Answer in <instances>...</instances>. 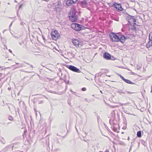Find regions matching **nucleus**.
I'll list each match as a JSON object with an SVG mask.
<instances>
[{
  "instance_id": "nucleus-31",
  "label": "nucleus",
  "mask_w": 152,
  "mask_h": 152,
  "mask_svg": "<svg viewBox=\"0 0 152 152\" xmlns=\"http://www.w3.org/2000/svg\"><path fill=\"white\" fill-rule=\"evenodd\" d=\"M81 110L82 111H83V112L85 114V115H86V117H87V116H86V112H85L84 111V110H83L82 109H81Z\"/></svg>"
},
{
  "instance_id": "nucleus-59",
  "label": "nucleus",
  "mask_w": 152,
  "mask_h": 152,
  "mask_svg": "<svg viewBox=\"0 0 152 152\" xmlns=\"http://www.w3.org/2000/svg\"><path fill=\"white\" fill-rule=\"evenodd\" d=\"M125 25H124V24H123V26L124 27V26Z\"/></svg>"
},
{
  "instance_id": "nucleus-29",
  "label": "nucleus",
  "mask_w": 152,
  "mask_h": 152,
  "mask_svg": "<svg viewBox=\"0 0 152 152\" xmlns=\"http://www.w3.org/2000/svg\"><path fill=\"white\" fill-rule=\"evenodd\" d=\"M82 90L83 91H85L86 90V88H82Z\"/></svg>"
},
{
  "instance_id": "nucleus-26",
  "label": "nucleus",
  "mask_w": 152,
  "mask_h": 152,
  "mask_svg": "<svg viewBox=\"0 0 152 152\" xmlns=\"http://www.w3.org/2000/svg\"><path fill=\"white\" fill-rule=\"evenodd\" d=\"M20 67H22V63L19 64H18V66L16 67V68H20Z\"/></svg>"
},
{
  "instance_id": "nucleus-45",
  "label": "nucleus",
  "mask_w": 152,
  "mask_h": 152,
  "mask_svg": "<svg viewBox=\"0 0 152 152\" xmlns=\"http://www.w3.org/2000/svg\"><path fill=\"white\" fill-rule=\"evenodd\" d=\"M22 7V5H21L19 6V9H20Z\"/></svg>"
},
{
  "instance_id": "nucleus-20",
  "label": "nucleus",
  "mask_w": 152,
  "mask_h": 152,
  "mask_svg": "<svg viewBox=\"0 0 152 152\" xmlns=\"http://www.w3.org/2000/svg\"><path fill=\"white\" fill-rule=\"evenodd\" d=\"M124 89V88H123L121 90H118L117 92L120 95H121L122 94H125V93L124 92L121 91L123 90Z\"/></svg>"
},
{
  "instance_id": "nucleus-11",
  "label": "nucleus",
  "mask_w": 152,
  "mask_h": 152,
  "mask_svg": "<svg viewBox=\"0 0 152 152\" xmlns=\"http://www.w3.org/2000/svg\"><path fill=\"white\" fill-rule=\"evenodd\" d=\"M129 37H125L124 35H122L121 36V37H119V42H121L122 43H124L126 39H128L129 38Z\"/></svg>"
},
{
  "instance_id": "nucleus-64",
  "label": "nucleus",
  "mask_w": 152,
  "mask_h": 152,
  "mask_svg": "<svg viewBox=\"0 0 152 152\" xmlns=\"http://www.w3.org/2000/svg\"><path fill=\"white\" fill-rule=\"evenodd\" d=\"M151 93H152V90H151Z\"/></svg>"
},
{
  "instance_id": "nucleus-4",
  "label": "nucleus",
  "mask_w": 152,
  "mask_h": 152,
  "mask_svg": "<svg viewBox=\"0 0 152 152\" xmlns=\"http://www.w3.org/2000/svg\"><path fill=\"white\" fill-rule=\"evenodd\" d=\"M51 37L52 39L54 40H56L58 39L59 38L60 36L58 31L56 30H54L51 32Z\"/></svg>"
},
{
  "instance_id": "nucleus-49",
  "label": "nucleus",
  "mask_w": 152,
  "mask_h": 152,
  "mask_svg": "<svg viewBox=\"0 0 152 152\" xmlns=\"http://www.w3.org/2000/svg\"><path fill=\"white\" fill-rule=\"evenodd\" d=\"M24 72H27V73H29L30 72H27V71H24Z\"/></svg>"
},
{
  "instance_id": "nucleus-54",
  "label": "nucleus",
  "mask_w": 152,
  "mask_h": 152,
  "mask_svg": "<svg viewBox=\"0 0 152 152\" xmlns=\"http://www.w3.org/2000/svg\"><path fill=\"white\" fill-rule=\"evenodd\" d=\"M19 44L20 45H22V44H21V43L20 42H19Z\"/></svg>"
},
{
  "instance_id": "nucleus-36",
  "label": "nucleus",
  "mask_w": 152,
  "mask_h": 152,
  "mask_svg": "<svg viewBox=\"0 0 152 152\" xmlns=\"http://www.w3.org/2000/svg\"><path fill=\"white\" fill-rule=\"evenodd\" d=\"M11 87H8L7 88V89L9 90V91H10L11 90Z\"/></svg>"
},
{
  "instance_id": "nucleus-3",
  "label": "nucleus",
  "mask_w": 152,
  "mask_h": 152,
  "mask_svg": "<svg viewBox=\"0 0 152 152\" xmlns=\"http://www.w3.org/2000/svg\"><path fill=\"white\" fill-rule=\"evenodd\" d=\"M110 38L113 42H119V37L115 33L111 32L109 34Z\"/></svg>"
},
{
  "instance_id": "nucleus-18",
  "label": "nucleus",
  "mask_w": 152,
  "mask_h": 152,
  "mask_svg": "<svg viewBox=\"0 0 152 152\" xmlns=\"http://www.w3.org/2000/svg\"><path fill=\"white\" fill-rule=\"evenodd\" d=\"M142 133L141 131H139L137 132V137H141L142 136Z\"/></svg>"
},
{
  "instance_id": "nucleus-6",
  "label": "nucleus",
  "mask_w": 152,
  "mask_h": 152,
  "mask_svg": "<svg viewBox=\"0 0 152 152\" xmlns=\"http://www.w3.org/2000/svg\"><path fill=\"white\" fill-rule=\"evenodd\" d=\"M66 67L72 71L77 73L81 72L80 70L76 67L72 65H67Z\"/></svg>"
},
{
  "instance_id": "nucleus-58",
  "label": "nucleus",
  "mask_w": 152,
  "mask_h": 152,
  "mask_svg": "<svg viewBox=\"0 0 152 152\" xmlns=\"http://www.w3.org/2000/svg\"><path fill=\"white\" fill-rule=\"evenodd\" d=\"M15 64H18H18H18V63H16H16H15Z\"/></svg>"
},
{
  "instance_id": "nucleus-61",
  "label": "nucleus",
  "mask_w": 152,
  "mask_h": 152,
  "mask_svg": "<svg viewBox=\"0 0 152 152\" xmlns=\"http://www.w3.org/2000/svg\"><path fill=\"white\" fill-rule=\"evenodd\" d=\"M121 133H122V134H124V132H121Z\"/></svg>"
},
{
  "instance_id": "nucleus-38",
  "label": "nucleus",
  "mask_w": 152,
  "mask_h": 152,
  "mask_svg": "<svg viewBox=\"0 0 152 152\" xmlns=\"http://www.w3.org/2000/svg\"><path fill=\"white\" fill-rule=\"evenodd\" d=\"M13 22L12 21V22L10 24L9 26V27H10L12 25Z\"/></svg>"
},
{
  "instance_id": "nucleus-33",
  "label": "nucleus",
  "mask_w": 152,
  "mask_h": 152,
  "mask_svg": "<svg viewBox=\"0 0 152 152\" xmlns=\"http://www.w3.org/2000/svg\"><path fill=\"white\" fill-rule=\"evenodd\" d=\"M1 142L3 144H4L5 143V141L4 140L1 141Z\"/></svg>"
},
{
  "instance_id": "nucleus-60",
  "label": "nucleus",
  "mask_w": 152,
  "mask_h": 152,
  "mask_svg": "<svg viewBox=\"0 0 152 152\" xmlns=\"http://www.w3.org/2000/svg\"><path fill=\"white\" fill-rule=\"evenodd\" d=\"M1 73H0V77H1Z\"/></svg>"
},
{
  "instance_id": "nucleus-53",
  "label": "nucleus",
  "mask_w": 152,
  "mask_h": 152,
  "mask_svg": "<svg viewBox=\"0 0 152 152\" xmlns=\"http://www.w3.org/2000/svg\"><path fill=\"white\" fill-rule=\"evenodd\" d=\"M7 3H5L4 5L6 6V5Z\"/></svg>"
},
{
  "instance_id": "nucleus-7",
  "label": "nucleus",
  "mask_w": 152,
  "mask_h": 152,
  "mask_svg": "<svg viewBox=\"0 0 152 152\" xmlns=\"http://www.w3.org/2000/svg\"><path fill=\"white\" fill-rule=\"evenodd\" d=\"M103 58L107 60H114L115 59V58L113 56H111L109 53L105 52L103 55Z\"/></svg>"
},
{
  "instance_id": "nucleus-5",
  "label": "nucleus",
  "mask_w": 152,
  "mask_h": 152,
  "mask_svg": "<svg viewBox=\"0 0 152 152\" xmlns=\"http://www.w3.org/2000/svg\"><path fill=\"white\" fill-rule=\"evenodd\" d=\"M111 6L115 8L116 11L119 12H120L124 10L121 4H118L115 2Z\"/></svg>"
},
{
  "instance_id": "nucleus-19",
  "label": "nucleus",
  "mask_w": 152,
  "mask_h": 152,
  "mask_svg": "<svg viewBox=\"0 0 152 152\" xmlns=\"http://www.w3.org/2000/svg\"><path fill=\"white\" fill-rule=\"evenodd\" d=\"M111 19L113 20H115L116 21H118L119 18L118 17H111Z\"/></svg>"
},
{
  "instance_id": "nucleus-55",
  "label": "nucleus",
  "mask_w": 152,
  "mask_h": 152,
  "mask_svg": "<svg viewBox=\"0 0 152 152\" xmlns=\"http://www.w3.org/2000/svg\"><path fill=\"white\" fill-rule=\"evenodd\" d=\"M30 66H31L32 67V68H33V66H32V65H30Z\"/></svg>"
},
{
  "instance_id": "nucleus-9",
  "label": "nucleus",
  "mask_w": 152,
  "mask_h": 152,
  "mask_svg": "<svg viewBox=\"0 0 152 152\" xmlns=\"http://www.w3.org/2000/svg\"><path fill=\"white\" fill-rule=\"evenodd\" d=\"M72 42L76 47H80L82 46V43L77 39H73Z\"/></svg>"
},
{
  "instance_id": "nucleus-34",
  "label": "nucleus",
  "mask_w": 152,
  "mask_h": 152,
  "mask_svg": "<svg viewBox=\"0 0 152 152\" xmlns=\"http://www.w3.org/2000/svg\"><path fill=\"white\" fill-rule=\"evenodd\" d=\"M42 102H43L42 101H39V104L42 103Z\"/></svg>"
},
{
  "instance_id": "nucleus-37",
  "label": "nucleus",
  "mask_w": 152,
  "mask_h": 152,
  "mask_svg": "<svg viewBox=\"0 0 152 152\" xmlns=\"http://www.w3.org/2000/svg\"><path fill=\"white\" fill-rule=\"evenodd\" d=\"M97 120L98 121L99 119L100 118L99 116H97Z\"/></svg>"
},
{
  "instance_id": "nucleus-23",
  "label": "nucleus",
  "mask_w": 152,
  "mask_h": 152,
  "mask_svg": "<svg viewBox=\"0 0 152 152\" xmlns=\"http://www.w3.org/2000/svg\"><path fill=\"white\" fill-rule=\"evenodd\" d=\"M149 40L152 41V33L150 34L149 35Z\"/></svg>"
},
{
  "instance_id": "nucleus-2",
  "label": "nucleus",
  "mask_w": 152,
  "mask_h": 152,
  "mask_svg": "<svg viewBox=\"0 0 152 152\" xmlns=\"http://www.w3.org/2000/svg\"><path fill=\"white\" fill-rule=\"evenodd\" d=\"M127 16L126 17V19L128 21L129 24H127L129 25L130 24L132 25L131 23L133 22V24H136V20L135 18V17L134 16H131L129 15L126 12L125 14Z\"/></svg>"
},
{
  "instance_id": "nucleus-10",
  "label": "nucleus",
  "mask_w": 152,
  "mask_h": 152,
  "mask_svg": "<svg viewBox=\"0 0 152 152\" xmlns=\"http://www.w3.org/2000/svg\"><path fill=\"white\" fill-rule=\"evenodd\" d=\"M78 0H66V4L68 7L71 6L76 3Z\"/></svg>"
},
{
  "instance_id": "nucleus-57",
  "label": "nucleus",
  "mask_w": 152,
  "mask_h": 152,
  "mask_svg": "<svg viewBox=\"0 0 152 152\" xmlns=\"http://www.w3.org/2000/svg\"><path fill=\"white\" fill-rule=\"evenodd\" d=\"M57 143H59V141L58 140V141H57Z\"/></svg>"
},
{
  "instance_id": "nucleus-8",
  "label": "nucleus",
  "mask_w": 152,
  "mask_h": 152,
  "mask_svg": "<svg viewBox=\"0 0 152 152\" xmlns=\"http://www.w3.org/2000/svg\"><path fill=\"white\" fill-rule=\"evenodd\" d=\"M78 3L82 8H86L88 5V2L86 0L78 1Z\"/></svg>"
},
{
  "instance_id": "nucleus-25",
  "label": "nucleus",
  "mask_w": 152,
  "mask_h": 152,
  "mask_svg": "<svg viewBox=\"0 0 152 152\" xmlns=\"http://www.w3.org/2000/svg\"><path fill=\"white\" fill-rule=\"evenodd\" d=\"M113 131L115 132H118V129L117 128H116L114 126H113Z\"/></svg>"
},
{
  "instance_id": "nucleus-14",
  "label": "nucleus",
  "mask_w": 152,
  "mask_h": 152,
  "mask_svg": "<svg viewBox=\"0 0 152 152\" xmlns=\"http://www.w3.org/2000/svg\"><path fill=\"white\" fill-rule=\"evenodd\" d=\"M118 75L119 76L120 78L126 83H127L128 84H134V83H133L130 80H129L128 79H125L124 78V77L123 76H122L121 75L118 74Z\"/></svg>"
},
{
  "instance_id": "nucleus-27",
  "label": "nucleus",
  "mask_w": 152,
  "mask_h": 152,
  "mask_svg": "<svg viewBox=\"0 0 152 152\" xmlns=\"http://www.w3.org/2000/svg\"><path fill=\"white\" fill-rule=\"evenodd\" d=\"M129 29H131L132 30H134V31L136 29V28L135 26H134L132 28H130Z\"/></svg>"
},
{
  "instance_id": "nucleus-28",
  "label": "nucleus",
  "mask_w": 152,
  "mask_h": 152,
  "mask_svg": "<svg viewBox=\"0 0 152 152\" xmlns=\"http://www.w3.org/2000/svg\"><path fill=\"white\" fill-rule=\"evenodd\" d=\"M126 92H127V94H132L134 93L132 92H131L128 91H126Z\"/></svg>"
},
{
  "instance_id": "nucleus-62",
  "label": "nucleus",
  "mask_w": 152,
  "mask_h": 152,
  "mask_svg": "<svg viewBox=\"0 0 152 152\" xmlns=\"http://www.w3.org/2000/svg\"><path fill=\"white\" fill-rule=\"evenodd\" d=\"M34 111H35V112H36V110H35V108H34Z\"/></svg>"
},
{
  "instance_id": "nucleus-44",
  "label": "nucleus",
  "mask_w": 152,
  "mask_h": 152,
  "mask_svg": "<svg viewBox=\"0 0 152 152\" xmlns=\"http://www.w3.org/2000/svg\"><path fill=\"white\" fill-rule=\"evenodd\" d=\"M9 51L11 53H12V51L10 49H9Z\"/></svg>"
},
{
  "instance_id": "nucleus-12",
  "label": "nucleus",
  "mask_w": 152,
  "mask_h": 152,
  "mask_svg": "<svg viewBox=\"0 0 152 152\" xmlns=\"http://www.w3.org/2000/svg\"><path fill=\"white\" fill-rule=\"evenodd\" d=\"M68 17L70 20L72 22L76 21L78 18L77 15H69Z\"/></svg>"
},
{
  "instance_id": "nucleus-48",
  "label": "nucleus",
  "mask_w": 152,
  "mask_h": 152,
  "mask_svg": "<svg viewBox=\"0 0 152 152\" xmlns=\"http://www.w3.org/2000/svg\"><path fill=\"white\" fill-rule=\"evenodd\" d=\"M20 25H23V23L22 22H20Z\"/></svg>"
},
{
  "instance_id": "nucleus-42",
  "label": "nucleus",
  "mask_w": 152,
  "mask_h": 152,
  "mask_svg": "<svg viewBox=\"0 0 152 152\" xmlns=\"http://www.w3.org/2000/svg\"><path fill=\"white\" fill-rule=\"evenodd\" d=\"M72 94L75 95V94H76V93L75 92H73Z\"/></svg>"
},
{
  "instance_id": "nucleus-13",
  "label": "nucleus",
  "mask_w": 152,
  "mask_h": 152,
  "mask_svg": "<svg viewBox=\"0 0 152 152\" xmlns=\"http://www.w3.org/2000/svg\"><path fill=\"white\" fill-rule=\"evenodd\" d=\"M118 75L119 76L120 78L126 83H127L128 84H134V83H133L130 80H129L128 79H125L124 78V77L123 76H122L121 75L118 74Z\"/></svg>"
},
{
  "instance_id": "nucleus-40",
  "label": "nucleus",
  "mask_w": 152,
  "mask_h": 152,
  "mask_svg": "<svg viewBox=\"0 0 152 152\" xmlns=\"http://www.w3.org/2000/svg\"><path fill=\"white\" fill-rule=\"evenodd\" d=\"M111 119H110V120H109V124H110V125H111Z\"/></svg>"
},
{
  "instance_id": "nucleus-35",
  "label": "nucleus",
  "mask_w": 152,
  "mask_h": 152,
  "mask_svg": "<svg viewBox=\"0 0 152 152\" xmlns=\"http://www.w3.org/2000/svg\"><path fill=\"white\" fill-rule=\"evenodd\" d=\"M87 9H88L89 10H91V8L89 7H86Z\"/></svg>"
},
{
  "instance_id": "nucleus-52",
  "label": "nucleus",
  "mask_w": 152,
  "mask_h": 152,
  "mask_svg": "<svg viewBox=\"0 0 152 152\" xmlns=\"http://www.w3.org/2000/svg\"><path fill=\"white\" fill-rule=\"evenodd\" d=\"M19 94H20V92H18V93L17 94V95L18 96H19Z\"/></svg>"
},
{
  "instance_id": "nucleus-50",
  "label": "nucleus",
  "mask_w": 152,
  "mask_h": 152,
  "mask_svg": "<svg viewBox=\"0 0 152 152\" xmlns=\"http://www.w3.org/2000/svg\"><path fill=\"white\" fill-rule=\"evenodd\" d=\"M130 1L132 2H133L134 1V0H130Z\"/></svg>"
},
{
  "instance_id": "nucleus-22",
  "label": "nucleus",
  "mask_w": 152,
  "mask_h": 152,
  "mask_svg": "<svg viewBox=\"0 0 152 152\" xmlns=\"http://www.w3.org/2000/svg\"><path fill=\"white\" fill-rule=\"evenodd\" d=\"M26 64H27L28 65H30V64L29 63H26V62H25L24 63H22V67H26Z\"/></svg>"
},
{
  "instance_id": "nucleus-15",
  "label": "nucleus",
  "mask_w": 152,
  "mask_h": 152,
  "mask_svg": "<svg viewBox=\"0 0 152 152\" xmlns=\"http://www.w3.org/2000/svg\"><path fill=\"white\" fill-rule=\"evenodd\" d=\"M12 148L10 146H6L5 148L2 149L0 152H8L9 150L11 149Z\"/></svg>"
},
{
  "instance_id": "nucleus-32",
  "label": "nucleus",
  "mask_w": 152,
  "mask_h": 152,
  "mask_svg": "<svg viewBox=\"0 0 152 152\" xmlns=\"http://www.w3.org/2000/svg\"><path fill=\"white\" fill-rule=\"evenodd\" d=\"M13 37L16 39H18L19 38L18 37L16 36L15 35H14Z\"/></svg>"
},
{
  "instance_id": "nucleus-63",
  "label": "nucleus",
  "mask_w": 152,
  "mask_h": 152,
  "mask_svg": "<svg viewBox=\"0 0 152 152\" xmlns=\"http://www.w3.org/2000/svg\"><path fill=\"white\" fill-rule=\"evenodd\" d=\"M151 89L152 90V85L151 86Z\"/></svg>"
},
{
  "instance_id": "nucleus-24",
  "label": "nucleus",
  "mask_w": 152,
  "mask_h": 152,
  "mask_svg": "<svg viewBox=\"0 0 152 152\" xmlns=\"http://www.w3.org/2000/svg\"><path fill=\"white\" fill-rule=\"evenodd\" d=\"M104 126H105V128H106V129L109 132H110V130L108 128V127H107V126L104 123Z\"/></svg>"
},
{
  "instance_id": "nucleus-43",
  "label": "nucleus",
  "mask_w": 152,
  "mask_h": 152,
  "mask_svg": "<svg viewBox=\"0 0 152 152\" xmlns=\"http://www.w3.org/2000/svg\"><path fill=\"white\" fill-rule=\"evenodd\" d=\"M49 0H42V1H45L46 2L48 1Z\"/></svg>"
},
{
  "instance_id": "nucleus-39",
  "label": "nucleus",
  "mask_w": 152,
  "mask_h": 152,
  "mask_svg": "<svg viewBox=\"0 0 152 152\" xmlns=\"http://www.w3.org/2000/svg\"><path fill=\"white\" fill-rule=\"evenodd\" d=\"M120 144L121 145H122L124 144V142H121Z\"/></svg>"
},
{
  "instance_id": "nucleus-17",
  "label": "nucleus",
  "mask_w": 152,
  "mask_h": 152,
  "mask_svg": "<svg viewBox=\"0 0 152 152\" xmlns=\"http://www.w3.org/2000/svg\"><path fill=\"white\" fill-rule=\"evenodd\" d=\"M152 45V41H151L149 40V41L146 45V47L147 48H148L150 47Z\"/></svg>"
},
{
  "instance_id": "nucleus-56",
  "label": "nucleus",
  "mask_w": 152,
  "mask_h": 152,
  "mask_svg": "<svg viewBox=\"0 0 152 152\" xmlns=\"http://www.w3.org/2000/svg\"><path fill=\"white\" fill-rule=\"evenodd\" d=\"M70 91L72 92V93H73V92L72 91V90H70Z\"/></svg>"
},
{
  "instance_id": "nucleus-47",
  "label": "nucleus",
  "mask_w": 152,
  "mask_h": 152,
  "mask_svg": "<svg viewBox=\"0 0 152 152\" xmlns=\"http://www.w3.org/2000/svg\"><path fill=\"white\" fill-rule=\"evenodd\" d=\"M132 145L130 147V148H129V152L131 150V148H132Z\"/></svg>"
},
{
  "instance_id": "nucleus-1",
  "label": "nucleus",
  "mask_w": 152,
  "mask_h": 152,
  "mask_svg": "<svg viewBox=\"0 0 152 152\" xmlns=\"http://www.w3.org/2000/svg\"><path fill=\"white\" fill-rule=\"evenodd\" d=\"M71 28L76 31H79L84 30L86 27L82 25L77 23H73L71 25Z\"/></svg>"
},
{
  "instance_id": "nucleus-51",
  "label": "nucleus",
  "mask_w": 152,
  "mask_h": 152,
  "mask_svg": "<svg viewBox=\"0 0 152 152\" xmlns=\"http://www.w3.org/2000/svg\"><path fill=\"white\" fill-rule=\"evenodd\" d=\"M129 140V137H128L127 138V140Z\"/></svg>"
},
{
  "instance_id": "nucleus-16",
  "label": "nucleus",
  "mask_w": 152,
  "mask_h": 152,
  "mask_svg": "<svg viewBox=\"0 0 152 152\" xmlns=\"http://www.w3.org/2000/svg\"><path fill=\"white\" fill-rule=\"evenodd\" d=\"M77 11L75 9H73L71 10L69 13V15H76Z\"/></svg>"
},
{
  "instance_id": "nucleus-30",
  "label": "nucleus",
  "mask_w": 152,
  "mask_h": 152,
  "mask_svg": "<svg viewBox=\"0 0 152 152\" xmlns=\"http://www.w3.org/2000/svg\"><path fill=\"white\" fill-rule=\"evenodd\" d=\"M42 38L43 39L44 41H45V37L44 36V35H42Z\"/></svg>"
},
{
  "instance_id": "nucleus-46",
  "label": "nucleus",
  "mask_w": 152,
  "mask_h": 152,
  "mask_svg": "<svg viewBox=\"0 0 152 152\" xmlns=\"http://www.w3.org/2000/svg\"><path fill=\"white\" fill-rule=\"evenodd\" d=\"M67 86H66L65 89V90H66L67 89Z\"/></svg>"
},
{
  "instance_id": "nucleus-21",
  "label": "nucleus",
  "mask_w": 152,
  "mask_h": 152,
  "mask_svg": "<svg viewBox=\"0 0 152 152\" xmlns=\"http://www.w3.org/2000/svg\"><path fill=\"white\" fill-rule=\"evenodd\" d=\"M7 118L8 120L10 121L13 120V118L10 115H8L7 116Z\"/></svg>"
},
{
  "instance_id": "nucleus-41",
  "label": "nucleus",
  "mask_w": 152,
  "mask_h": 152,
  "mask_svg": "<svg viewBox=\"0 0 152 152\" xmlns=\"http://www.w3.org/2000/svg\"><path fill=\"white\" fill-rule=\"evenodd\" d=\"M104 152H109V151L107 149H106L105 151Z\"/></svg>"
}]
</instances>
